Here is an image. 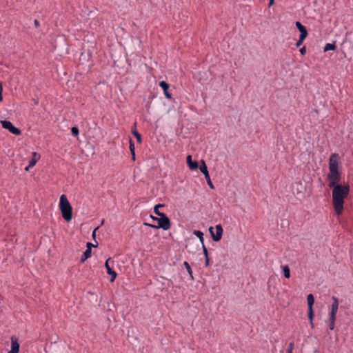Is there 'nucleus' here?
<instances>
[{
  "label": "nucleus",
  "instance_id": "obj_1",
  "mask_svg": "<svg viewBox=\"0 0 353 353\" xmlns=\"http://www.w3.org/2000/svg\"><path fill=\"white\" fill-rule=\"evenodd\" d=\"M339 155L333 153L328 161L329 172L327 174V186L332 190V204L337 216L344 210L345 200L350 194V186L348 182H341L342 173L339 170Z\"/></svg>",
  "mask_w": 353,
  "mask_h": 353
},
{
  "label": "nucleus",
  "instance_id": "obj_2",
  "mask_svg": "<svg viewBox=\"0 0 353 353\" xmlns=\"http://www.w3.org/2000/svg\"><path fill=\"white\" fill-rule=\"evenodd\" d=\"M164 206V204H157L154 208V212L159 216V217H156L152 215H150L151 219L153 221L157 222V227H161L164 230H168L170 228L171 223L169 218L166 216L165 214L161 212L160 211H157V208H162Z\"/></svg>",
  "mask_w": 353,
  "mask_h": 353
},
{
  "label": "nucleus",
  "instance_id": "obj_3",
  "mask_svg": "<svg viewBox=\"0 0 353 353\" xmlns=\"http://www.w3.org/2000/svg\"><path fill=\"white\" fill-rule=\"evenodd\" d=\"M59 208L64 220L66 221H71L72 218V208L65 194H62L60 196Z\"/></svg>",
  "mask_w": 353,
  "mask_h": 353
},
{
  "label": "nucleus",
  "instance_id": "obj_4",
  "mask_svg": "<svg viewBox=\"0 0 353 353\" xmlns=\"http://www.w3.org/2000/svg\"><path fill=\"white\" fill-rule=\"evenodd\" d=\"M307 316L310 321V323L311 327H314L313 324V318H314V312H313V305L314 303V297L312 294H309L307 296Z\"/></svg>",
  "mask_w": 353,
  "mask_h": 353
},
{
  "label": "nucleus",
  "instance_id": "obj_5",
  "mask_svg": "<svg viewBox=\"0 0 353 353\" xmlns=\"http://www.w3.org/2000/svg\"><path fill=\"white\" fill-rule=\"evenodd\" d=\"M1 123L2 128L8 130L10 133H12L14 135H20L21 134V130L14 127L10 121H6V120H2V121H1Z\"/></svg>",
  "mask_w": 353,
  "mask_h": 353
},
{
  "label": "nucleus",
  "instance_id": "obj_6",
  "mask_svg": "<svg viewBox=\"0 0 353 353\" xmlns=\"http://www.w3.org/2000/svg\"><path fill=\"white\" fill-rule=\"evenodd\" d=\"M199 169H200L201 172L204 174L205 179H206L207 183H208L209 187L210 188V189L214 190V185H213V183L210 179L209 172L208 170V167L203 160H201V165L199 166Z\"/></svg>",
  "mask_w": 353,
  "mask_h": 353
},
{
  "label": "nucleus",
  "instance_id": "obj_7",
  "mask_svg": "<svg viewBox=\"0 0 353 353\" xmlns=\"http://www.w3.org/2000/svg\"><path fill=\"white\" fill-rule=\"evenodd\" d=\"M215 228H216V234H214V232L213 231V230H214L213 227H210L209 231L212 236V240L214 241L217 242V241H219L222 238L223 228H222V226L221 224L216 225Z\"/></svg>",
  "mask_w": 353,
  "mask_h": 353
},
{
  "label": "nucleus",
  "instance_id": "obj_8",
  "mask_svg": "<svg viewBox=\"0 0 353 353\" xmlns=\"http://www.w3.org/2000/svg\"><path fill=\"white\" fill-rule=\"evenodd\" d=\"M11 350L8 353H19L20 345L18 339L15 336H11Z\"/></svg>",
  "mask_w": 353,
  "mask_h": 353
},
{
  "label": "nucleus",
  "instance_id": "obj_9",
  "mask_svg": "<svg viewBox=\"0 0 353 353\" xmlns=\"http://www.w3.org/2000/svg\"><path fill=\"white\" fill-rule=\"evenodd\" d=\"M332 308H331L330 316L336 317V313L338 312V309H339V300H338V298L334 296H332Z\"/></svg>",
  "mask_w": 353,
  "mask_h": 353
},
{
  "label": "nucleus",
  "instance_id": "obj_10",
  "mask_svg": "<svg viewBox=\"0 0 353 353\" xmlns=\"http://www.w3.org/2000/svg\"><path fill=\"white\" fill-rule=\"evenodd\" d=\"M159 86L162 88V90H163V93L165 96V97L168 99H171L172 97V94L170 92H169L168 90H169V88H170V85L165 81H161L159 82Z\"/></svg>",
  "mask_w": 353,
  "mask_h": 353
},
{
  "label": "nucleus",
  "instance_id": "obj_11",
  "mask_svg": "<svg viewBox=\"0 0 353 353\" xmlns=\"http://www.w3.org/2000/svg\"><path fill=\"white\" fill-rule=\"evenodd\" d=\"M110 260V258L108 260H106V261L105 263V267L106 268L107 273L111 276L110 281L113 282L115 280V279L117 276V274L114 270H112V268H110V266L109 265Z\"/></svg>",
  "mask_w": 353,
  "mask_h": 353
},
{
  "label": "nucleus",
  "instance_id": "obj_12",
  "mask_svg": "<svg viewBox=\"0 0 353 353\" xmlns=\"http://www.w3.org/2000/svg\"><path fill=\"white\" fill-rule=\"evenodd\" d=\"M295 25H296V28L300 32L299 36H301V37H307L308 33H307V29L301 22L296 21Z\"/></svg>",
  "mask_w": 353,
  "mask_h": 353
},
{
  "label": "nucleus",
  "instance_id": "obj_13",
  "mask_svg": "<svg viewBox=\"0 0 353 353\" xmlns=\"http://www.w3.org/2000/svg\"><path fill=\"white\" fill-rule=\"evenodd\" d=\"M186 161L190 170H196L199 168L198 162L196 161H193L191 155L187 156Z\"/></svg>",
  "mask_w": 353,
  "mask_h": 353
},
{
  "label": "nucleus",
  "instance_id": "obj_14",
  "mask_svg": "<svg viewBox=\"0 0 353 353\" xmlns=\"http://www.w3.org/2000/svg\"><path fill=\"white\" fill-rule=\"evenodd\" d=\"M39 158H40V155H39V154H38L37 152H32V159L29 161V165H28V166H27V167L25 168V170H26V171H28V170L29 167H32V166H34V165L36 164V163L37 162L38 159H39Z\"/></svg>",
  "mask_w": 353,
  "mask_h": 353
},
{
  "label": "nucleus",
  "instance_id": "obj_15",
  "mask_svg": "<svg viewBox=\"0 0 353 353\" xmlns=\"http://www.w3.org/2000/svg\"><path fill=\"white\" fill-rule=\"evenodd\" d=\"M132 133L137 139L138 143H141L142 141L141 134L137 130V123H134L132 127Z\"/></svg>",
  "mask_w": 353,
  "mask_h": 353
},
{
  "label": "nucleus",
  "instance_id": "obj_16",
  "mask_svg": "<svg viewBox=\"0 0 353 353\" xmlns=\"http://www.w3.org/2000/svg\"><path fill=\"white\" fill-rule=\"evenodd\" d=\"M90 256H91V248L86 249L81 257L80 262L84 263Z\"/></svg>",
  "mask_w": 353,
  "mask_h": 353
},
{
  "label": "nucleus",
  "instance_id": "obj_17",
  "mask_svg": "<svg viewBox=\"0 0 353 353\" xmlns=\"http://www.w3.org/2000/svg\"><path fill=\"white\" fill-rule=\"evenodd\" d=\"M282 270L285 278L289 279L290 277V270L288 265L282 266Z\"/></svg>",
  "mask_w": 353,
  "mask_h": 353
},
{
  "label": "nucleus",
  "instance_id": "obj_18",
  "mask_svg": "<svg viewBox=\"0 0 353 353\" xmlns=\"http://www.w3.org/2000/svg\"><path fill=\"white\" fill-rule=\"evenodd\" d=\"M183 265L186 269V270L188 271L189 275H190V277L191 279V280H194V276H193V274H192V268L190 265V264L188 263V262L187 261H184L183 263Z\"/></svg>",
  "mask_w": 353,
  "mask_h": 353
},
{
  "label": "nucleus",
  "instance_id": "obj_19",
  "mask_svg": "<svg viewBox=\"0 0 353 353\" xmlns=\"http://www.w3.org/2000/svg\"><path fill=\"white\" fill-rule=\"evenodd\" d=\"M336 49L335 42L332 43H326L324 47V51L334 50Z\"/></svg>",
  "mask_w": 353,
  "mask_h": 353
},
{
  "label": "nucleus",
  "instance_id": "obj_20",
  "mask_svg": "<svg viewBox=\"0 0 353 353\" xmlns=\"http://www.w3.org/2000/svg\"><path fill=\"white\" fill-rule=\"evenodd\" d=\"M193 234L196 235L200 240L201 244L204 243L203 233L200 230H194Z\"/></svg>",
  "mask_w": 353,
  "mask_h": 353
},
{
  "label": "nucleus",
  "instance_id": "obj_21",
  "mask_svg": "<svg viewBox=\"0 0 353 353\" xmlns=\"http://www.w3.org/2000/svg\"><path fill=\"white\" fill-rule=\"evenodd\" d=\"M336 317L330 316L329 328L330 330H333L335 326Z\"/></svg>",
  "mask_w": 353,
  "mask_h": 353
},
{
  "label": "nucleus",
  "instance_id": "obj_22",
  "mask_svg": "<svg viewBox=\"0 0 353 353\" xmlns=\"http://www.w3.org/2000/svg\"><path fill=\"white\" fill-rule=\"evenodd\" d=\"M71 133L73 136L77 137L79 133V128L77 126L72 127L71 128Z\"/></svg>",
  "mask_w": 353,
  "mask_h": 353
},
{
  "label": "nucleus",
  "instance_id": "obj_23",
  "mask_svg": "<svg viewBox=\"0 0 353 353\" xmlns=\"http://www.w3.org/2000/svg\"><path fill=\"white\" fill-rule=\"evenodd\" d=\"M129 148L131 152L135 151L134 143L131 138L129 139Z\"/></svg>",
  "mask_w": 353,
  "mask_h": 353
},
{
  "label": "nucleus",
  "instance_id": "obj_24",
  "mask_svg": "<svg viewBox=\"0 0 353 353\" xmlns=\"http://www.w3.org/2000/svg\"><path fill=\"white\" fill-rule=\"evenodd\" d=\"M307 37H302L301 38V36H299V40L296 41V47H299L302 45L304 39L306 38Z\"/></svg>",
  "mask_w": 353,
  "mask_h": 353
},
{
  "label": "nucleus",
  "instance_id": "obj_25",
  "mask_svg": "<svg viewBox=\"0 0 353 353\" xmlns=\"http://www.w3.org/2000/svg\"><path fill=\"white\" fill-rule=\"evenodd\" d=\"M97 245H98V243L97 242H96V244H93V243H92L90 242H88V243H87L86 247H87V249H89V248L92 249V247L95 248V247H97Z\"/></svg>",
  "mask_w": 353,
  "mask_h": 353
},
{
  "label": "nucleus",
  "instance_id": "obj_26",
  "mask_svg": "<svg viewBox=\"0 0 353 353\" xmlns=\"http://www.w3.org/2000/svg\"><path fill=\"white\" fill-rule=\"evenodd\" d=\"M202 248H203V254H204L205 257L208 256V251L204 243L202 244Z\"/></svg>",
  "mask_w": 353,
  "mask_h": 353
},
{
  "label": "nucleus",
  "instance_id": "obj_27",
  "mask_svg": "<svg viewBox=\"0 0 353 353\" xmlns=\"http://www.w3.org/2000/svg\"><path fill=\"white\" fill-rule=\"evenodd\" d=\"M299 52L302 56H304L306 53V47L303 46L299 49Z\"/></svg>",
  "mask_w": 353,
  "mask_h": 353
},
{
  "label": "nucleus",
  "instance_id": "obj_28",
  "mask_svg": "<svg viewBox=\"0 0 353 353\" xmlns=\"http://www.w3.org/2000/svg\"><path fill=\"white\" fill-rule=\"evenodd\" d=\"M2 92H3V84L1 82H0V102L3 100Z\"/></svg>",
  "mask_w": 353,
  "mask_h": 353
},
{
  "label": "nucleus",
  "instance_id": "obj_29",
  "mask_svg": "<svg viewBox=\"0 0 353 353\" xmlns=\"http://www.w3.org/2000/svg\"><path fill=\"white\" fill-rule=\"evenodd\" d=\"M99 228V226L95 228L92 232V236L94 239L96 236V231Z\"/></svg>",
  "mask_w": 353,
  "mask_h": 353
},
{
  "label": "nucleus",
  "instance_id": "obj_30",
  "mask_svg": "<svg viewBox=\"0 0 353 353\" xmlns=\"http://www.w3.org/2000/svg\"><path fill=\"white\" fill-rule=\"evenodd\" d=\"M293 349H294V343H290L288 345V350H290V351H293Z\"/></svg>",
  "mask_w": 353,
  "mask_h": 353
},
{
  "label": "nucleus",
  "instance_id": "obj_31",
  "mask_svg": "<svg viewBox=\"0 0 353 353\" xmlns=\"http://www.w3.org/2000/svg\"><path fill=\"white\" fill-rule=\"evenodd\" d=\"M205 266H208L209 264H210V259H209V256H207V257H205Z\"/></svg>",
  "mask_w": 353,
  "mask_h": 353
},
{
  "label": "nucleus",
  "instance_id": "obj_32",
  "mask_svg": "<svg viewBox=\"0 0 353 353\" xmlns=\"http://www.w3.org/2000/svg\"><path fill=\"white\" fill-rule=\"evenodd\" d=\"M34 24L36 28H39L40 26V23H39V21L37 19H35L34 21Z\"/></svg>",
  "mask_w": 353,
  "mask_h": 353
},
{
  "label": "nucleus",
  "instance_id": "obj_33",
  "mask_svg": "<svg viewBox=\"0 0 353 353\" xmlns=\"http://www.w3.org/2000/svg\"><path fill=\"white\" fill-rule=\"evenodd\" d=\"M131 155H132V159L133 161H135V151H133V152H131Z\"/></svg>",
  "mask_w": 353,
  "mask_h": 353
},
{
  "label": "nucleus",
  "instance_id": "obj_34",
  "mask_svg": "<svg viewBox=\"0 0 353 353\" xmlns=\"http://www.w3.org/2000/svg\"><path fill=\"white\" fill-rule=\"evenodd\" d=\"M32 101H33L34 105H37L39 104L38 99H32Z\"/></svg>",
  "mask_w": 353,
  "mask_h": 353
},
{
  "label": "nucleus",
  "instance_id": "obj_35",
  "mask_svg": "<svg viewBox=\"0 0 353 353\" xmlns=\"http://www.w3.org/2000/svg\"><path fill=\"white\" fill-rule=\"evenodd\" d=\"M274 0H270V1H269V3H268V8H270V7L273 5V3H274Z\"/></svg>",
  "mask_w": 353,
  "mask_h": 353
},
{
  "label": "nucleus",
  "instance_id": "obj_36",
  "mask_svg": "<svg viewBox=\"0 0 353 353\" xmlns=\"http://www.w3.org/2000/svg\"><path fill=\"white\" fill-rule=\"evenodd\" d=\"M150 228H161V227H157V225H153V224H150Z\"/></svg>",
  "mask_w": 353,
  "mask_h": 353
},
{
  "label": "nucleus",
  "instance_id": "obj_37",
  "mask_svg": "<svg viewBox=\"0 0 353 353\" xmlns=\"http://www.w3.org/2000/svg\"><path fill=\"white\" fill-rule=\"evenodd\" d=\"M144 225H147V226H148V227H150V223H144Z\"/></svg>",
  "mask_w": 353,
  "mask_h": 353
},
{
  "label": "nucleus",
  "instance_id": "obj_38",
  "mask_svg": "<svg viewBox=\"0 0 353 353\" xmlns=\"http://www.w3.org/2000/svg\"><path fill=\"white\" fill-rule=\"evenodd\" d=\"M286 353H292V351H290V350H287V352Z\"/></svg>",
  "mask_w": 353,
  "mask_h": 353
},
{
  "label": "nucleus",
  "instance_id": "obj_39",
  "mask_svg": "<svg viewBox=\"0 0 353 353\" xmlns=\"http://www.w3.org/2000/svg\"><path fill=\"white\" fill-rule=\"evenodd\" d=\"M103 223H104V219H103V220L101 221V225H103Z\"/></svg>",
  "mask_w": 353,
  "mask_h": 353
},
{
  "label": "nucleus",
  "instance_id": "obj_40",
  "mask_svg": "<svg viewBox=\"0 0 353 353\" xmlns=\"http://www.w3.org/2000/svg\"><path fill=\"white\" fill-rule=\"evenodd\" d=\"M150 103H149V104L147 105L148 108H150Z\"/></svg>",
  "mask_w": 353,
  "mask_h": 353
}]
</instances>
